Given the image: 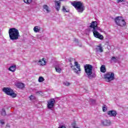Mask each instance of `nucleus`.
Listing matches in <instances>:
<instances>
[{"instance_id":"obj_29","label":"nucleus","mask_w":128,"mask_h":128,"mask_svg":"<svg viewBox=\"0 0 128 128\" xmlns=\"http://www.w3.org/2000/svg\"><path fill=\"white\" fill-rule=\"evenodd\" d=\"M0 124H1L2 125L4 124V120H0Z\"/></svg>"},{"instance_id":"obj_2","label":"nucleus","mask_w":128,"mask_h":128,"mask_svg":"<svg viewBox=\"0 0 128 128\" xmlns=\"http://www.w3.org/2000/svg\"><path fill=\"white\" fill-rule=\"evenodd\" d=\"M9 38L11 40H18L20 37L18 30L16 28H11L8 30Z\"/></svg>"},{"instance_id":"obj_31","label":"nucleus","mask_w":128,"mask_h":128,"mask_svg":"<svg viewBox=\"0 0 128 128\" xmlns=\"http://www.w3.org/2000/svg\"><path fill=\"white\" fill-rule=\"evenodd\" d=\"M29 98H30V100H34V98H36V97H34V96H30Z\"/></svg>"},{"instance_id":"obj_39","label":"nucleus","mask_w":128,"mask_h":128,"mask_svg":"<svg viewBox=\"0 0 128 128\" xmlns=\"http://www.w3.org/2000/svg\"><path fill=\"white\" fill-rule=\"evenodd\" d=\"M70 64H71V66H72V63H70Z\"/></svg>"},{"instance_id":"obj_18","label":"nucleus","mask_w":128,"mask_h":128,"mask_svg":"<svg viewBox=\"0 0 128 128\" xmlns=\"http://www.w3.org/2000/svg\"><path fill=\"white\" fill-rule=\"evenodd\" d=\"M44 10H46V12H50V8H48V6L46 4H44L43 6Z\"/></svg>"},{"instance_id":"obj_35","label":"nucleus","mask_w":128,"mask_h":128,"mask_svg":"<svg viewBox=\"0 0 128 128\" xmlns=\"http://www.w3.org/2000/svg\"><path fill=\"white\" fill-rule=\"evenodd\" d=\"M66 0H59L60 2H64Z\"/></svg>"},{"instance_id":"obj_30","label":"nucleus","mask_w":128,"mask_h":128,"mask_svg":"<svg viewBox=\"0 0 128 128\" xmlns=\"http://www.w3.org/2000/svg\"><path fill=\"white\" fill-rule=\"evenodd\" d=\"M37 94H39V96H42V92H36Z\"/></svg>"},{"instance_id":"obj_9","label":"nucleus","mask_w":128,"mask_h":128,"mask_svg":"<svg viewBox=\"0 0 128 128\" xmlns=\"http://www.w3.org/2000/svg\"><path fill=\"white\" fill-rule=\"evenodd\" d=\"M56 104V100L54 98L50 99L47 102V108L48 110H52L54 106Z\"/></svg>"},{"instance_id":"obj_17","label":"nucleus","mask_w":128,"mask_h":128,"mask_svg":"<svg viewBox=\"0 0 128 128\" xmlns=\"http://www.w3.org/2000/svg\"><path fill=\"white\" fill-rule=\"evenodd\" d=\"M100 71L101 72H103L104 74V72H106V66L102 65L100 66Z\"/></svg>"},{"instance_id":"obj_33","label":"nucleus","mask_w":128,"mask_h":128,"mask_svg":"<svg viewBox=\"0 0 128 128\" xmlns=\"http://www.w3.org/2000/svg\"><path fill=\"white\" fill-rule=\"evenodd\" d=\"M58 128H66V126H62L60 127H58Z\"/></svg>"},{"instance_id":"obj_10","label":"nucleus","mask_w":128,"mask_h":128,"mask_svg":"<svg viewBox=\"0 0 128 128\" xmlns=\"http://www.w3.org/2000/svg\"><path fill=\"white\" fill-rule=\"evenodd\" d=\"M101 124L103 126H110L112 125V122L110 120H105L101 122Z\"/></svg>"},{"instance_id":"obj_26","label":"nucleus","mask_w":128,"mask_h":128,"mask_svg":"<svg viewBox=\"0 0 128 128\" xmlns=\"http://www.w3.org/2000/svg\"><path fill=\"white\" fill-rule=\"evenodd\" d=\"M63 84L66 86H70V83L68 82H64Z\"/></svg>"},{"instance_id":"obj_14","label":"nucleus","mask_w":128,"mask_h":128,"mask_svg":"<svg viewBox=\"0 0 128 128\" xmlns=\"http://www.w3.org/2000/svg\"><path fill=\"white\" fill-rule=\"evenodd\" d=\"M39 64V66H46V59L44 58H42V59L40 60L38 62Z\"/></svg>"},{"instance_id":"obj_19","label":"nucleus","mask_w":128,"mask_h":128,"mask_svg":"<svg viewBox=\"0 0 128 128\" xmlns=\"http://www.w3.org/2000/svg\"><path fill=\"white\" fill-rule=\"evenodd\" d=\"M40 28H38V26H36L34 28V32H40Z\"/></svg>"},{"instance_id":"obj_4","label":"nucleus","mask_w":128,"mask_h":128,"mask_svg":"<svg viewBox=\"0 0 128 128\" xmlns=\"http://www.w3.org/2000/svg\"><path fill=\"white\" fill-rule=\"evenodd\" d=\"M72 6H74L76 10L78 12H80L81 14L84 12V10H86L84 6V3L82 2H76L74 1L72 2Z\"/></svg>"},{"instance_id":"obj_1","label":"nucleus","mask_w":128,"mask_h":128,"mask_svg":"<svg viewBox=\"0 0 128 128\" xmlns=\"http://www.w3.org/2000/svg\"><path fill=\"white\" fill-rule=\"evenodd\" d=\"M89 28H92V32H93V34L95 38L101 40H104V36L100 34L98 32V22H92L90 24Z\"/></svg>"},{"instance_id":"obj_22","label":"nucleus","mask_w":128,"mask_h":128,"mask_svg":"<svg viewBox=\"0 0 128 128\" xmlns=\"http://www.w3.org/2000/svg\"><path fill=\"white\" fill-rule=\"evenodd\" d=\"M55 70L56 72H58V74H60V72H62V68H56Z\"/></svg>"},{"instance_id":"obj_8","label":"nucleus","mask_w":128,"mask_h":128,"mask_svg":"<svg viewBox=\"0 0 128 128\" xmlns=\"http://www.w3.org/2000/svg\"><path fill=\"white\" fill-rule=\"evenodd\" d=\"M74 66H76V68H74V66H71V68L72 69V70L76 72V74H80V65L78 64V62H74Z\"/></svg>"},{"instance_id":"obj_12","label":"nucleus","mask_w":128,"mask_h":128,"mask_svg":"<svg viewBox=\"0 0 128 128\" xmlns=\"http://www.w3.org/2000/svg\"><path fill=\"white\" fill-rule=\"evenodd\" d=\"M118 113H116V111L114 110H110L108 112V116H116Z\"/></svg>"},{"instance_id":"obj_25","label":"nucleus","mask_w":128,"mask_h":128,"mask_svg":"<svg viewBox=\"0 0 128 128\" xmlns=\"http://www.w3.org/2000/svg\"><path fill=\"white\" fill-rule=\"evenodd\" d=\"M72 126L74 128H80L78 127H76V122H74L72 124Z\"/></svg>"},{"instance_id":"obj_27","label":"nucleus","mask_w":128,"mask_h":128,"mask_svg":"<svg viewBox=\"0 0 128 128\" xmlns=\"http://www.w3.org/2000/svg\"><path fill=\"white\" fill-rule=\"evenodd\" d=\"M106 110H108V108H106V106L104 105L102 107V111L104 112H106Z\"/></svg>"},{"instance_id":"obj_7","label":"nucleus","mask_w":128,"mask_h":128,"mask_svg":"<svg viewBox=\"0 0 128 128\" xmlns=\"http://www.w3.org/2000/svg\"><path fill=\"white\" fill-rule=\"evenodd\" d=\"M2 91L8 96H16V94L10 88H4Z\"/></svg>"},{"instance_id":"obj_24","label":"nucleus","mask_w":128,"mask_h":128,"mask_svg":"<svg viewBox=\"0 0 128 128\" xmlns=\"http://www.w3.org/2000/svg\"><path fill=\"white\" fill-rule=\"evenodd\" d=\"M2 116H6V110L4 109H2V112H1Z\"/></svg>"},{"instance_id":"obj_23","label":"nucleus","mask_w":128,"mask_h":128,"mask_svg":"<svg viewBox=\"0 0 128 128\" xmlns=\"http://www.w3.org/2000/svg\"><path fill=\"white\" fill-rule=\"evenodd\" d=\"M44 80V78L42 76H40L38 78V82H42Z\"/></svg>"},{"instance_id":"obj_11","label":"nucleus","mask_w":128,"mask_h":128,"mask_svg":"<svg viewBox=\"0 0 128 128\" xmlns=\"http://www.w3.org/2000/svg\"><path fill=\"white\" fill-rule=\"evenodd\" d=\"M55 6L54 8L58 12L60 9V2L58 0L54 1Z\"/></svg>"},{"instance_id":"obj_3","label":"nucleus","mask_w":128,"mask_h":128,"mask_svg":"<svg viewBox=\"0 0 128 128\" xmlns=\"http://www.w3.org/2000/svg\"><path fill=\"white\" fill-rule=\"evenodd\" d=\"M84 68L85 70V72L88 76V78L92 79L96 78V74L92 73V66L90 64H86L84 66Z\"/></svg>"},{"instance_id":"obj_6","label":"nucleus","mask_w":128,"mask_h":128,"mask_svg":"<svg viewBox=\"0 0 128 128\" xmlns=\"http://www.w3.org/2000/svg\"><path fill=\"white\" fill-rule=\"evenodd\" d=\"M115 22L117 26H126V23L122 16H117L114 19Z\"/></svg>"},{"instance_id":"obj_16","label":"nucleus","mask_w":128,"mask_h":128,"mask_svg":"<svg viewBox=\"0 0 128 128\" xmlns=\"http://www.w3.org/2000/svg\"><path fill=\"white\" fill-rule=\"evenodd\" d=\"M8 70H10V72H16V66H12L9 68Z\"/></svg>"},{"instance_id":"obj_38","label":"nucleus","mask_w":128,"mask_h":128,"mask_svg":"<svg viewBox=\"0 0 128 128\" xmlns=\"http://www.w3.org/2000/svg\"><path fill=\"white\" fill-rule=\"evenodd\" d=\"M12 98H16V96H12Z\"/></svg>"},{"instance_id":"obj_36","label":"nucleus","mask_w":128,"mask_h":128,"mask_svg":"<svg viewBox=\"0 0 128 128\" xmlns=\"http://www.w3.org/2000/svg\"><path fill=\"white\" fill-rule=\"evenodd\" d=\"M6 126H7V127H9L10 126H8V124H7V125H6Z\"/></svg>"},{"instance_id":"obj_5","label":"nucleus","mask_w":128,"mask_h":128,"mask_svg":"<svg viewBox=\"0 0 128 128\" xmlns=\"http://www.w3.org/2000/svg\"><path fill=\"white\" fill-rule=\"evenodd\" d=\"M104 78L106 82H110L112 80H114V72H108L104 74Z\"/></svg>"},{"instance_id":"obj_37","label":"nucleus","mask_w":128,"mask_h":128,"mask_svg":"<svg viewBox=\"0 0 128 128\" xmlns=\"http://www.w3.org/2000/svg\"><path fill=\"white\" fill-rule=\"evenodd\" d=\"M30 96H32V95H30Z\"/></svg>"},{"instance_id":"obj_28","label":"nucleus","mask_w":128,"mask_h":128,"mask_svg":"<svg viewBox=\"0 0 128 128\" xmlns=\"http://www.w3.org/2000/svg\"><path fill=\"white\" fill-rule=\"evenodd\" d=\"M62 10L64 12H68V11L66 10V9L64 6H62Z\"/></svg>"},{"instance_id":"obj_32","label":"nucleus","mask_w":128,"mask_h":128,"mask_svg":"<svg viewBox=\"0 0 128 128\" xmlns=\"http://www.w3.org/2000/svg\"><path fill=\"white\" fill-rule=\"evenodd\" d=\"M126 0H117V2L118 4V2H124Z\"/></svg>"},{"instance_id":"obj_21","label":"nucleus","mask_w":128,"mask_h":128,"mask_svg":"<svg viewBox=\"0 0 128 128\" xmlns=\"http://www.w3.org/2000/svg\"><path fill=\"white\" fill-rule=\"evenodd\" d=\"M25 4H32V0H23Z\"/></svg>"},{"instance_id":"obj_13","label":"nucleus","mask_w":128,"mask_h":128,"mask_svg":"<svg viewBox=\"0 0 128 128\" xmlns=\"http://www.w3.org/2000/svg\"><path fill=\"white\" fill-rule=\"evenodd\" d=\"M96 52H104V49H102V44H100L98 46H97L96 48Z\"/></svg>"},{"instance_id":"obj_15","label":"nucleus","mask_w":128,"mask_h":128,"mask_svg":"<svg viewBox=\"0 0 128 128\" xmlns=\"http://www.w3.org/2000/svg\"><path fill=\"white\" fill-rule=\"evenodd\" d=\"M16 86L20 90H24V84L22 83H18L16 84Z\"/></svg>"},{"instance_id":"obj_20","label":"nucleus","mask_w":128,"mask_h":128,"mask_svg":"<svg viewBox=\"0 0 128 128\" xmlns=\"http://www.w3.org/2000/svg\"><path fill=\"white\" fill-rule=\"evenodd\" d=\"M111 62H118V59H116V58L114 56H112L110 59Z\"/></svg>"},{"instance_id":"obj_34","label":"nucleus","mask_w":128,"mask_h":128,"mask_svg":"<svg viewBox=\"0 0 128 128\" xmlns=\"http://www.w3.org/2000/svg\"><path fill=\"white\" fill-rule=\"evenodd\" d=\"M72 60H74V59L72 58L71 60H70V62H71Z\"/></svg>"}]
</instances>
